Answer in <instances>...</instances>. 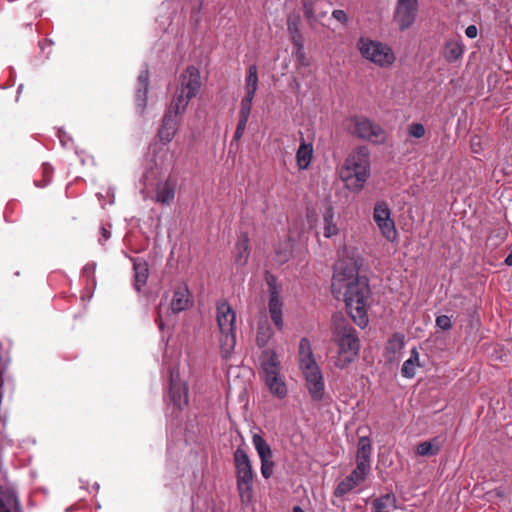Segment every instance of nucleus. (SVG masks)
Here are the masks:
<instances>
[{
  "label": "nucleus",
  "mask_w": 512,
  "mask_h": 512,
  "mask_svg": "<svg viewBox=\"0 0 512 512\" xmlns=\"http://www.w3.org/2000/svg\"><path fill=\"white\" fill-rule=\"evenodd\" d=\"M22 90H23V84H20V85L18 86V88H17L16 102H18V101H19V96H20V94H21Z\"/></svg>",
  "instance_id": "52"
},
{
  "label": "nucleus",
  "mask_w": 512,
  "mask_h": 512,
  "mask_svg": "<svg viewBox=\"0 0 512 512\" xmlns=\"http://www.w3.org/2000/svg\"><path fill=\"white\" fill-rule=\"evenodd\" d=\"M53 167L48 163H43L41 167L42 180L40 182H35L34 185L38 187H45L48 185L53 177Z\"/></svg>",
  "instance_id": "39"
},
{
  "label": "nucleus",
  "mask_w": 512,
  "mask_h": 512,
  "mask_svg": "<svg viewBox=\"0 0 512 512\" xmlns=\"http://www.w3.org/2000/svg\"><path fill=\"white\" fill-rule=\"evenodd\" d=\"M170 398L175 407L179 410L188 405V386L185 382L171 375L170 379Z\"/></svg>",
  "instance_id": "16"
},
{
  "label": "nucleus",
  "mask_w": 512,
  "mask_h": 512,
  "mask_svg": "<svg viewBox=\"0 0 512 512\" xmlns=\"http://www.w3.org/2000/svg\"><path fill=\"white\" fill-rule=\"evenodd\" d=\"M419 352L416 348L411 350L410 358L407 359L401 368V374L403 377L411 379L416 374V368L420 366Z\"/></svg>",
  "instance_id": "31"
},
{
  "label": "nucleus",
  "mask_w": 512,
  "mask_h": 512,
  "mask_svg": "<svg viewBox=\"0 0 512 512\" xmlns=\"http://www.w3.org/2000/svg\"><path fill=\"white\" fill-rule=\"evenodd\" d=\"M25 26L29 27V26H31V23H26Z\"/></svg>",
  "instance_id": "56"
},
{
  "label": "nucleus",
  "mask_w": 512,
  "mask_h": 512,
  "mask_svg": "<svg viewBox=\"0 0 512 512\" xmlns=\"http://www.w3.org/2000/svg\"><path fill=\"white\" fill-rule=\"evenodd\" d=\"M236 313L229 303L220 301L217 304V323L220 333L235 331Z\"/></svg>",
  "instance_id": "14"
},
{
  "label": "nucleus",
  "mask_w": 512,
  "mask_h": 512,
  "mask_svg": "<svg viewBox=\"0 0 512 512\" xmlns=\"http://www.w3.org/2000/svg\"><path fill=\"white\" fill-rule=\"evenodd\" d=\"M371 454L372 445L369 437H360L358 440L356 451V465L359 466V470H371Z\"/></svg>",
  "instance_id": "19"
},
{
  "label": "nucleus",
  "mask_w": 512,
  "mask_h": 512,
  "mask_svg": "<svg viewBox=\"0 0 512 512\" xmlns=\"http://www.w3.org/2000/svg\"><path fill=\"white\" fill-rule=\"evenodd\" d=\"M252 443L261 461V474L265 479L272 476L274 471L273 453L266 440L259 434L252 436Z\"/></svg>",
  "instance_id": "11"
},
{
  "label": "nucleus",
  "mask_w": 512,
  "mask_h": 512,
  "mask_svg": "<svg viewBox=\"0 0 512 512\" xmlns=\"http://www.w3.org/2000/svg\"><path fill=\"white\" fill-rule=\"evenodd\" d=\"M183 112L181 109L173 107V104H170L158 131V137L163 144L169 143L175 136L178 130V116Z\"/></svg>",
  "instance_id": "12"
},
{
  "label": "nucleus",
  "mask_w": 512,
  "mask_h": 512,
  "mask_svg": "<svg viewBox=\"0 0 512 512\" xmlns=\"http://www.w3.org/2000/svg\"><path fill=\"white\" fill-rule=\"evenodd\" d=\"M249 237L246 233L238 236L235 245V261L238 265H245L249 258Z\"/></svg>",
  "instance_id": "25"
},
{
  "label": "nucleus",
  "mask_w": 512,
  "mask_h": 512,
  "mask_svg": "<svg viewBox=\"0 0 512 512\" xmlns=\"http://www.w3.org/2000/svg\"><path fill=\"white\" fill-rule=\"evenodd\" d=\"M418 0H397L394 21L401 31L411 27L416 20Z\"/></svg>",
  "instance_id": "10"
},
{
  "label": "nucleus",
  "mask_w": 512,
  "mask_h": 512,
  "mask_svg": "<svg viewBox=\"0 0 512 512\" xmlns=\"http://www.w3.org/2000/svg\"><path fill=\"white\" fill-rule=\"evenodd\" d=\"M31 497H32V493H31V492H29V494H28V499H29V501L31 500Z\"/></svg>",
  "instance_id": "55"
},
{
  "label": "nucleus",
  "mask_w": 512,
  "mask_h": 512,
  "mask_svg": "<svg viewBox=\"0 0 512 512\" xmlns=\"http://www.w3.org/2000/svg\"><path fill=\"white\" fill-rule=\"evenodd\" d=\"M258 88V73L257 66L250 65L247 70V76L245 79V95L255 96Z\"/></svg>",
  "instance_id": "33"
},
{
  "label": "nucleus",
  "mask_w": 512,
  "mask_h": 512,
  "mask_svg": "<svg viewBox=\"0 0 512 512\" xmlns=\"http://www.w3.org/2000/svg\"><path fill=\"white\" fill-rule=\"evenodd\" d=\"M0 512H22L15 490L0 486Z\"/></svg>",
  "instance_id": "21"
},
{
  "label": "nucleus",
  "mask_w": 512,
  "mask_h": 512,
  "mask_svg": "<svg viewBox=\"0 0 512 512\" xmlns=\"http://www.w3.org/2000/svg\"><path fill=\"white\" fill-rule=\"evenodd\" d=\"M287 259H288V255H287V254H285V255H283V256H280V259H279V260H280V261H282V262H285Z\"/></svg>",
  "instance_id": "54"
},
{
  "label": "nucleus",
  "mask_w": 512,
  "mask_h": 512,
  "mask_svg": "<svg viewBox=\"0 0 512 512\" xmlns=\"http://www.w3.org/2000/svg\"><path fill=\"white\" fill-rule=\"evenodd\" d=\"M179 87L171 104L177 109L185 111L189 101L197 96L201 88L199 70L195 66H188L179 77Z\"/></svg>",
  "instance_id": "7"
},
{
  "label": "nucleus",
  "mask_w": 512,
  "mask_h": 512,
  "mask_svg": "<svg viewBox=\"0 0 512 512\" xmlns=\"http://www.w3.org/2000/svg\"><path fill=\"white\" fill-rule=\"evenodd\" d=\"M333 340L338 346L337 355L333 363L335 367L343 369L351 364L358 355L360 341L356 330L342 315L332 316Z\"/></svg>",
  "instance_id": "2"
},
{
  "label": "nucleus",
  "mask_w": 512,
  "mask_h": 512,
  "mask_svg": "<svg viewBox=\"0 0 512 512\" xmlns=\"http://www.w3.org/2000/svg\"><path fill=\"white\" fill-rule=\"evenodd\" d=\"M190 293L186 286L178 287L173 294L170 309L172 313H180L186 310L190 304Z\"/></svg>",
  "instance_id": "22"
},
{
  "label": "nucleus",
  "mask_w": 512,
  "mask_h": 512,
  "mask_svg": "<svg viewBox=\"0 0 512 512\" xmlns=\"http://www.w3.org/2000/svg\"><path fill=\"white\" fill-rule=\"evenodd\" d=\"M505 264L507 266H512V249H511V252L508 254V256L506 257L505 259Z\"/></svg>",
  "instance_id": "51"
},
{
  "label": "nucleus",
  "mask_w": 512,
  "mask_h": 512,
  "mask_svg": "<svg viewBox=\"0 0 512 512\" xmlns=\"http://www.w3.org/2000/svg\"><path fill=\"white\" fill-rule=\"evenodd\" d=\"M425 132V127L421 123H412L408 126V133L414 138H422Z\"/></svg>",
  "instance_id": "42"
},
{
  "label": "nucleus",
  "mask_w": 512,
  "mask_h": 512,
  "mask_svg": "<svg viewBox=\"0 0 512 512\" xmlns=\"http://www.w3.org/2000/svg\"><path fill=\"white\" fill-rule=\"evenodd\" d=\"M390 502H395V497L392 494H386L374 499L372 502V512H384V509L387 508Z\"/></svg>",
  "instance_id": "37"
},
{
  "label": "nucleus",
  "mask_w": 512,
  "mask_h": 512,
  "mask_svg": "<svg viewBox=\"0 0 512 512\" xmlns=\"http://www.w3.org/2000/svg\"><path fill=\"white\" fill-rule=\"evenodd\" d=\"M303 12L311 29L328 14V10L321 7V0H301Z\"/></svg>",
  "instance_id": "15"
},
{
  "label": "nucleus",
  "mask_w": 512,
  "mask_h": 512,
  "mask_svg": "<svg viewBox=\"0 0 512 512\" xmlns=\"http://www.w3.org/2000/svg\"><path fill=\"white\" fill-rule=\"evenodd\" d=\"M254 96H248L244 95V97L241 100L240 105V111H239V117L240 118H248L250 116V112L252 109V102H253Z\"/></svg>",
  "instance_id": "40"
},
{
  "label": "nucleus",
  "mask_w": 512,
  "mask_h": 512,
  "mask_svg": "<svg viewBox=\"0 0 512 512\" xmlns=\"http://www.w3.org/2000/svg\"><path fill=\"white\" fill-rule=\"evenodd\" d=\"M342 126L349 134L373 144H383L386 141V131L365 116H350L344 119Z\"/></svg>",
  "instance_id": "6"
},
{
  "label": "nucleus",
  "mask_w": 512,
  "mask_h": 512,
  "mask_svg": "<svg viewBox=\"0 0 512 512\" xmlns=\"http://www.w3.org/2000/svg\"><path fill=\"white\" fill-rule=\"evenodd\" d=\"M298 360L312 400L321 401L325 393L324 379L321 369L315 360L311 343L307 338H302L299 342Z\"/></svg>",
  "instance_id": "3"
},
{
  "label": "nucleus",
  "mask_w": 512,
  "mask_h": 512,
  "mask_svg": "<svg viewBox=\"0 0 512 512\" xmlns=\"http://www.w3.org/2000/svg\"><path fill=\"white\" fill-rule=\"evenodd\" d=\"M356 482L352 480L349 476H346L336 487L335 495L338 497H342L349 493L352 489L356 487Z\"/></svg>",
  "instance_id": "38"
},
{
  "label": "nucleus",
  "mask_w": 512,
  "mask_h": 512,
  "mask_svg": "<svg viewBox=\"0 0 512 512\" xmlns=\"http://www.w3.org/2000/svg\"><path fill=\"white\" fill-rule=\"evenodd\" d=\"M370 473V470L368 469H362L359 470V466L356 465V468L348 475L352 480L356 482V485L358 486L360 483H362L367 475Z\"/></svg>",
  "instance_id": "41"
},
{
  "label": "nucleus",
  "mask_w": 512,
  "mask_h": 512,
  "mask_svg": "<svg viewBox=\"0 0 512 512\" xmlns=\"http://www.w3.org/2000/svg\"><path fill=\"white\" fill-rule=\"evenodd\" d=\"M362 259L355 256H344L335 264L331 289L337 298H343L347 312L359 326L368 323L367 309L372 302L368 279L359 276Z\"/></svg>",
  "instance_id": "1"
},
{
  "label": "nucleus",
  "mask_w": 512,
  "mask_h": 512,
  "mask_svg": "<svg viewBox=\"0 0 512 512\" xmlns=\"http://www.w3.org/2000/svg\"><path fill=\"white\" fill-rule=\"evenodd\" d=\"M248 118H240L238 120V124L236 127V131L233 136V141H239L241 137L243 136L246 126H247Z\"/></svg>",
  "instance_id": "43"
},
{
  "label": "nucleus",
  "mask_w": 512,
  "mask_h": 512,
  "mask_svg": "<svg viewBox=\"0 0 512 512\" xmlns=\"http://www.w3.org/2000/svg\"><path fill=\"white\" fill-rule=\"evenodd\" d=\"M404 346V335L400 333L393 334L386 345V350L389 353L396 354Z\"/></svg>",
  "instance_id": "35"
},
{
  "label": "nucleus",
  "mask_w": 512,
  "mask_h": 512,
  "mask_svg": "<svg viewBox=\"0 0 512 512\" xmlns=\"http://www.w3.org/2000/svg\"><path fill=\"white\" fill-rule=\"evenodd\" d=\"M465 34L468 38H471V39H474L477 37V34H478V29L475 25H469L466 29H465Z\"/></svg>",
  "instance_id": "47"
},
{
  "label": "nucleus",
  "mask_w": 512,
  "mask_h": 512,
  "mask_svg": "<svg viewBox=\"0 0 512 512\" xmlns=\"http://www.w3.org/2000/svg\"><path fill=\"white\" fill-rule=\"evenodd\" d=\"M149 87V71L142 70L137 78V89L135 93V105L139 113H143L147 105V94Z\"/></svg>",
  "instance_id": "18"
},
{
  "label": "nucleus",
  "mask_w": 512,
  "mask_h": 512,
  "mask_svg": "<svg viewBox=\"0 0 512 512\" xmlns=\"http://www.w3.org/2000/svg\"><path fill=\"white\" fill-rule=\"evenodd\" d=\"M133 270L135 274V287L139 291L140 288L146 284L148 279V263L144 259L137 258L134 260Z\"/></svg>",
  "instance_id": "28"
},
{
  "label": "nucleus",
  "mask_w": 512,
  "mask_h": 512,
  "mask_svg": "<svg viewBox=\"0 0 512 512\" xmlns=\"http://www.w3.org/2000/svg\"><path fill=\"white\" fill-rule=\"evenodd\" d=\"M176 194V183L170 178L158 183L153 201L162 205H170Z\"/></svg>",
  "instance_id": "20"
},
{
  "label": "nucleus",
  "mask_w": 512,
  "mask_h": 512,
  "mask_svg": "<svg viewBox=\"0 0 512 512\" xmlns=\"http://www.w3.org/2000/svg\"><path fill=\"white\" fill-rule=\"evenodd\" d=\"M442 447V441L439 437H434L429 441H423L416 446V454L423 457L437 455Z\"/></svg>",
  "instance_id": "26"
},
{
  "label": "nucleus",
  "mask_w": 512,
  "mask_h": 512,
  "mask_svg": "<svg viewBox=\"0 0 512 512\" xmlns=\"http://www.w3.org/2000/svg\"><path fill=\"white\" fill-rule=\"evenodd\" d=\"M464 50L465 46L462 42L461 36L457 35L445 41L441 50V55L447 62L453 63L463 57Z\"/></svg>",
  "instance_id": "17"
},
{
  "label": "nucleus",
  "mask_w": 512,
  "mask_h": 512,
  "mask_svg": "<svg viewBox=\"0 0 512 512\" xmlns=\"http://www.w3.org/2000/svg\"><path fill=\"white\" fill-rule=\"evenodd\" d=\"M333 18H335L337 21L341 22L342 24H346L348 21L347 14L344 10H334L332 12Z\"/></svg>",
  "instance_id": "46"
},
{
  "label": "nucleus",
  "mask_w": 512,
  "mask_h": 512,
  "mask_svg": "<svg viewBox=\"0 0 512 512\" xmlns=\"http://www.w3.org/2000/svg\"><path fill=\"white\" fill-rule=\"evenodd\" d=\"M370 175L369 150L361 146L353 151L345 161L342 178L347 182V187L360 191Z\"/></svg>",
  "instance_id": "4"
},
{
  "label": "nucleus",
  "mask_w": 512,
  "mask_h": 512,
  "mask_svg": "<svg viewBox=\"0 0 512 512\" xmlns=\"http://www.w3.org/2000/svg\"><path fill=\"white\" fill-rule=\"evenodd\" d=\"M155 321L158 324L159 328L162 330L164 328V322L162 320V305L161 304L158 307L157 318Z\"/></svg>",
  "instance_id": "48"
},
{
  "label": "nucleus",
  "mask_w": 512,
  "mask_h": 512,
  "mask_svg": "<svg viewBox=\"0 0 512 512\" xmlns=\"http://www.w3.org/2000/svg\"><path fill=\"white\" fill-rule=\"evenodd\" d=\"M373 219L380 229L382 236L387 241H395L397 231L395 228V223L391 218V211L386 202L380 201L375 204Z\"/></svg>",
  "instance_id": "9"
},
{
  "label": "nucleus",
  "mask_w": 512,
  "mask_h": 512,
  "mask_svg": "<svg viewBox=\"0 0 512 512\" xmlns=\"http://www.w3.org/2000/svg\"><path fill=\"white\" fill-rule=\"evenodd\" d=\"M272 337V330L269 325L261 324L258 327L256 342L259 347H264Z\"/></svg>",
  "instance_id": "36"
},
{
  "label": "nucleus",
  "mask_w": 512,
  "mask_h": 512,
  "mask_svg": "<svg viewBox=\"0 0 512 512\" xmlns=\"http://www.w3.org/2000/svg\"><path fill=\"white\" fill-rule=\"evenodd\" d=\"M101 234H102V237H103V239L105 241L108 240L109 237H110V232L107 229H105V228L101 229Z\"/></svg>",
  "instance_id": "50"
},
{
  "label": "nucleus",
  "mask_w": 512,
  "mask_h": 512,
  "mask_svg": "<svg viewBox=\"0 0 512 512\" xmlns=\"http://www.w3.org/2000/svg\"><path fill=\"white\" fill-rule=\"evenodd\" d=\"M313 153L314 149L312 143H307L302 137V141L296 153V162L300 170L307 169L310 166Z\"/></svg>",
  "instance_id": "23"
},
{
  "label": "nucleus",
  "mask_w": 512,
  "mask_h": 512,
  "mask_svg": "<svg viewBox=\"0 0 512 512\" xmlns=\"http://www.w3.org/2000/svg\"><path fill=\"white\" fill-rule=\"evenodd\" d=\"M436 326L442 330H449L452 327L451 319L447 315H440L436 318Z\"/></svg>",
  "instance_id": "44"
},
{
  "label": "nucleus",
  "mask_w": 512,
  "mask_h": 512,
  "mask_svg": "<svg viewBox=\"0 0 512 512\" xmlns=\"http://www.w3.org/2000/svg\"><path fill=\"white\" fill-rule=\"evenodd\" d=\"M236 344L235 331L221 333L220 352L223 359H229Z\"/></svg>",
  "instance_id": "32"
},
{
  "label": "nucleus",
  "mask_w": 512,
  "mask_h": 512,
  "mask_svg": "<svg viewBox=\"0 0 512 512\" xmlns=\"http://www.w3.org/2000/svg\"><path fill=\"white\" fill-rule=\"evenodd\" d=\"M293 512H304V510L301 507H299V506H295L293 508Z\"/></svg>",
  "instance_id": "53"
},
{
  "label": "nucleus",
  "mask_w": 512,
  "mask_h": 512,
  "mask_svg": "<svg viewBox=\"0 0 512 512\" xmlns=\"http://www.w3.org/2000/svg\"><path fill=\"white\" fill-rule=\"evenodd\" d=\"M301 17L297 12H291L287 16V30L291 42L304 39L300 30Z\"/></svg>",
  "instance_id": "29"
},
{
  "label": "nucleus",
  "mask_w": 512,
  "mask_h": 512,
  "mask_svg": "<svg viewBox=\"0 0 512 512\" xmlns=\"http://www.w3.org/2000/svg\"><path fill=\"white\" fill-rule=\"evenodd\" d=\"M294 50L292 52L296 59L297 67H308L311 64L310 58L304 51V39L292 42Z\"/></svg>",
  "instance_id": "34"
},
{
  "label": "nucleus",
  "mask_w": 512,
  "mask_h": 512,
  "mask_svg": "<svg viewBox=\"0 0 512 512\" xmlns=\"http://www.w3.org/2000/svg\"><path fill=\"white\" fill-rule=\"evenodd\" d=\"M262 368L266 376L280 374V362L273 350H265L262 353Z\"/></svg>",
  "instance_id": "24"
},
{
  "label": "nucleus",
  "mask_w": 512,
  "mask_h": 512,
  "mask_svg": "<svg viewBox=\"0 0 512 512\" xmlns=\"http://www.w3.org/2000/svg\"><path fill=\"white\" fill-rule=\"evenodd\" d=\"M268 287H269V313L273 323L276 327L281 330L283 327V319H282V301L279 296V291L275 284V279L270 278L267 279Z\"/></svg>",
  "instance_id": "13"
},
{
  "label": "nucleus",
  "mask_w": 512,
  "mask_h": 512,
  "mask_svg": "<svg viewBox=\"0 0 512 512\" xmlns=\"http://www.w3.org/2000/svg\"><path fill=\"white\" fill-rule=\"evenodd\" d=\"M5 369H6V361L3 360L2 356L0 355V402L2 401V397H3L2 387L4 384L3 375L5 372Z\"/></svg>",
  "instance_id": "45"
},
{
  "label": "nucleus",
  "mask_w": 512,
  "mask_h": 512,
  "mask_svg": "<svg viewBox=\"0 0 512 512\" xmlns=\"http://www.w3.org/2000/svg\"><path fill=\"white\" fill-rule=\"evenodd\" d=\"M357 48L363 58L380 67L391 66L396 59L394 52L387 44L367 37H361L358 40Z\"/></svg>",
  "instance_id": "8"
},
{
  "label": "nucleus",
  "mask_w": 512,
  "mask_h": 512,
  "mask_svg": "<svg viewBox=\"0 0 512 512\" xmlns=\"http://www.w3.org/2000/svg\"><path fill=\"white\" fill-rule=\"evenodd\" d=\"M339 228L335 221V212L331 205L327 206L323 214V234L326 238L337 235Z\"/></svg>",
  "instance_id": "27"
},
{
  "label": "nucleus",
  "mask_w": 512,
  "mask_h": 512,
  "mask_svg": "<svg viewBox=\"0 0 512 512\" xmlns=\"http://www.w3.org/2000/svg\"><path fill=\"white\" fill-rule=\"evenodd\" d=\"M10 77L12 78L11 82L9 84L1 85V89H7L14 84L15 72H14L13 68H10Z\"/></svg>",
  "instance_id": "49"
},
{
  "label": "nucleus",
  "mask_w": 512,
  "mask_h": 512,
  "mask_svg": "<svg viewBox=\"0 0 512 512\" xmlns=\"http://www.w3.org/2000/svg\"><path fill=\"white\" fill-rule=\"evenodd\" d=\"M237 491L241 502L248 504L253 497L255 472L245 450L237 448L233 454Z\"/></svg>",
  "instance_id": "5"
},
{
  "label": "nucleus",
  "mask_w": 512,
  "mask_h": 512,
  "mask_svg": "<svg viewBox=\"0 0 512 512\" xmlns=\"http://www.w3.org/2000/svg\"><path fill=\"white\" fill-rule=\"evenodd\" d=\"M265 383L270 392L278 398L282 399L287 395V387L280 374L266 376Z\"/></svg>",
  "instance_id": "30"
}]
</instances>
